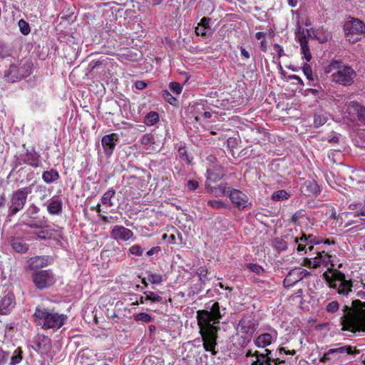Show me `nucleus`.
<instances>
[{
	"instance_id": "1",
	"label": "nucleus",
	"mask_w": 365,
	"mask_h": 365,
	"mask_svg": "<svg viewBox=\"0 0 365 365\" xmlns=\"http://www.w3.org/2000/svg\"><path fill=\"white\" fill-rule=\"evenodd\" d=\"M324 72L332 82L343 86L352 85L356 77V72L352 66L344 63L341 60H331L324 67Z\"/></svg>"
},
{
	"instance_id": "2",
	"label": "nucleus",
	"mask_w": 365,
	"mask_h": 365,
	"mask_svg": "<svg viewBox=\"0 0 365 365\" xmlns=\"http://www.w3.org/2000/svg\"><path fill=\"white\" fill-rule=\"evenodd\" d=\"M35 322L43 329H58L65 323L67 316L42 307H37L34 314Z\"/></svg>"
},
{
	"instance_id": "3",
	"label": "nucleus",
	"mask_w": 365,
	"mask_h": 365,
	"mask_svg": "<svg viewBox=\"0 0 365 365\" xmlns=\"http://www.w3.org/2000/svg\"><path fill=\"white\" fill-rule=\"evenodd\" d=\"M226 309L220 308L217 302L210 301L205 305V309L197 312V319L199 326L217 327L220 320L225 314Z\"/></svg>"
},
{
	"instance_id": "4",
	"label": "nucleus",
	"mask_w": 365,
	"mask_h": 365,
	"mask_svg": "<svg viewBox=\"0 0 365 365\" xmlns=\"http://www.w3.org/2000/svg\"><path fill=\"white\" fill-rule=\"evenodd\" d=\"M32 192L31 186L19 188L11 195L9 202L8 203V212L6 217L11 220V218L15 216L19 211L22 210L26 203L28 195Z\"/></svg>"
},
{
	"instance_id": "5",
	"label": "nucleus",
	"mask_w": 365,
	"mask_h": 365,
	"mask_svg": "<svg viewBox=\"0 0 365 365\" xmlns=\"http://www.w3.org/2000/svg\"><path fill=\"white\" fill-rule=\"evenodd\" d=\"M40 208L34 204H31L24 212L23 224L31 229H44L48 227L46 217L38 216Z\"/></svg>"
},
{
	"instance_id": "6",
	"label": "nucleus",
	"mask_w": 365,
	"mask_h": 365,
	"mask_svg": "<svg viewBox=\"0 0 365 365\" xmlns=\"http://www.w3.org/2000/svg\"><path fill=\"white\" fill-rule=\"evenodd\" d=\"M327 281L329 287L336 289L341 297H347L352 292V280L346 279L345 274L340 271L335 272L331 277H328Z\"/></svg>"
},
{
	"instance_id": "7",
	"label": "nucleus",
	"mask_w": 365,
	"mask_h": 365,
	"mask_svg": "<svg viewBox=\"0 0 365 365\" xmlns=\"http://www.w3.org/2000/svg\"><path fill=\"white\" fill-rule=\"evenodd\" d=\"M30 65L18 66V61L12 58L9 68L4 71V78L10 83L21 80L30 75Z\"/></svg>"
},
{
	"instance_id": "8",
	"label": "nucleus",
	"mask_w": 365,
	"mask_h": 365,
	"mask_svg": "<svg viewBox=\"0 0 365 365\" xmlns=\"http://www.w3.org/2000/svg\"><path fill=\"white\" fill-rule=\"evenodd\" d=\"M200 328L204 349L210 351L212 355H216L215 346H217V334L219 327L200 326Z\"/></svg>"
},
{
	"instance_id": "9",
	"label": "nucleus",
	"mask_w": 365,
	"mask_h": 365,
	"mask_svg": "<svg viewBox=\"0 0 365 365\" xmlns=\"http://www.w3.org/2000/svg\"><path fill=\"white\" fill-rule=\"evenodd\" d=\"M342 311L344 314L341 317V324L343 327V330L354 331V329L361 326L363 322L360 313L354 311L347 305L343 307Z\"/></svg>"
},
{
	"instance_id": "10",
	"label": "nucleus",
	"mask_w": 365,
	"mask_h": 365,
	"mask_svg": "<svg viewBox=\"0 0 365 365\" xmlns=\"http://www.w3.org/2000/svg\"><path fill=\"white\" fill-rule=\"evenodd\" d=\"M349 354L356 356L359 354V350L351 346H342L338 348L330 349L327 352L324 353L321 358L320 361L325 363L329 361H341L343 354Z\"/></svg>"
},
{
	"instance_id": "11",
	"label": "nucleus",
	"mask_w": 365,
	"mask_h": 365,
	"mask_svg": "<svg viewBox=\"0 0 365 365\" xmlns=\"http://www.w3.org/2000/svg\"><path fill=\"white\" fill-rule=\"evenodd\" d=\"M32 280L38 289L48 288L56 282V278L51 269L41 270L32 274Z\"/></svg>"
},
{
	"instance_id": "12",
	"label": "nucleus",
	"mask_w": 365,
	"mask_h": 365,
	"mask_svg": "<svg viewBox=\"0 0 365 365\" xmlns=\"http://www.w3.org/2000/svg\"><path fill=\"white\" fill-rule=\"evenodd\" d=\"M259 327V322L252 314H248L242 317L239 321L236 331L241 334L253 337V335Z\"/></svg>"
},
{
	"instance_id": "13",
	"label": "nucleus",
	"mask_w": 365,
	"mask_h": 365,
	"mask_svg": "<svg viewBox=\"0 0 365 365\" xmlns=\"http://www.w3.org/2000/svg\"><path fill=\"white\" fill-rule=\"evenodd\" d=\"M351 19L346 22L344 26L346 36L350 35L357 36L353 42L357 41L365 35V24L359 19L350 18Z\"/></svg>"
},
{
	"instance_id": "14",
	"label": "nucleus",
	"mask_w": 365,
	"mask_h": 365,
	"mask_svg": "<svg viewBox=\"0 0 365 365\" xmlns=\"http://www.w3.org/2000/svg\"><path fill=\"white\" fill-rule=\"evenodd\" d=\"M228 197L239 210H243L247 207L250 208L252 206L249 197L240 190L232 188Z\"/></svg>"
},
{
	"instance_id": "15",
	"label": "nucleus",
	"mask_w": 365,
	"mask_h": 365,
	"mask_svg": "<svg viewBox=\"0 0 365 365\" xmlns=\"http://www.w3.org/2000/svg\"><path fill=\"white\" fill-rule=\"evenodd\" d=\"M346 117L351 121L359 120L365 124V107L356 101L349 103L346 109Z\"/></svg>"
},
{
	"instance_id": "16",
	"label": "nucleus",
	"mask_w": 365,
	"mask_h": 365,
	"mask_svg": "<svg viewBox=\"0 0 365 365\" xmlns=\"http://www.w3.org/2000/svg\"><path fill=\"white\" fill-rule=\"evenodd\" d=\"M23 163L27 164L34 168L41 166L42 163L41 160V155L35 150L34 148L31 150L27 149L25 153L20 155L17 159V164L22 165Z\"/></svg>"
},
{
	"instance_id": "17",
	"label": "nucleus",
	"mask_w": 365,
	"mask_h": 365,
	"mask_svg": "<svg viewBox=\"0 0 365 365\" xmlns=\"http://www.w3.org/2000/svg\"><path fill=\"white\" fill-rule=\"evenodd\" d=\"M310 275V272L307 269L300 267H296L292 269L284 278L283 283L284 287H289L294 286L298 282Z\"/></svg>"
},
{
	"instance_id": "18",
	"label": "nucleus",
	"mask_w": 365,
	"mask_h": 365,
	"mask_svg": "<svg viewBox=\"0 0 365 365\" xmlns=\"http://www.w3.org/2000/svg\"><path fill=\"white\" fill-rule=\"evenodd\" d=\"M110 235L114 240L125 242L132 239L134 237V233L123 225H115L110 231Z\"/></svg>"
},
{
	"instance_id": "19",
	"label": "nucleus",
	"mask_w": 365,
	"mask_h": 365,
	"mask_svg": "<svg viewBox=\"0 0 365 365\" xmlns=\"http://www.w3.org/2000/svg\"><path fill=\"white\" fill-rule=\"evenodd\" d=\"M118 140L117 133L107 134L103 136L101 139V144L103 148L104 153L107 157H110L113 153V150L116 145V142Z\"/></svg>"
},
{
	"instance_id": "20",
	"label": "nucleus",
	"mask_w": 365,
	"mask_h": 365,
	"mask_svg": "<svg viewBox=\"0 0 365 365\" xmlns=\"http://www.w3.org/2000/svg\"><path fill=\"white\" fill-rule=\"evenodd\" d=\"M205 186L207 192L215 197L228 196L232 190L226 182L212 186L208 182H205Z\"/></svg>"
},
{
	"instance_id": "21",
	"label": "nucleus",
	"mask_w": 365,
	"mask_h": 365,
	"mask_svg": "<svg viewBox=\"0 0 365 365\" xmlns=\"http://www.w3.org/2000/svg\"><path fill=\"white\" fill-rule=\"evenodd\" d=\"M34 349L41 354L47 353L51 347V339L44 335H38L33 339Z\"/></svg>"
},
{
	"instance_id": "22",
	"label": "nucleus",
	"mask_w": 365,
	"mask_h": 365,
	"mask_svg": "<svg viewBox=\"0 0 365 365\" xmlns=\"http://www.w3.org/2000/svg\"><path fill=\"white\" fill-rule=\"evenodd\" d=\"M51 262L52 258L48 256H35L29 259L28 266L31 270H36L51 264Z\"/></svg>"
},
{
	"instance_id": "23",
	"label": "nucleus",
	"mask_w": 365,
	"mask_h": 365,
	"mask_svg": "<svg viewBox=\"0 0 365 365\" xmlns=\"http://www.w3.org/2000/svg\"><path fill=\"white\" fill-rule=\"evenodd\" d=\"M140 143L145 147L148 150L158 152L162 145L157 143L155 136L151 133L144 134L140 139Z\"/></svg>"
},
{
	"instance_id": "24",
	"label": "nucleus",
	"mask_w": 365,
	"mask_h": 365,
	"mask_svg": "<svg viewBox=\"0 0 365 365\" xmlns=\"http://www.w3.org/2000/svg\"><path fill=\"white\" fill-rule=\"evenodd\" d=\"M211 19L203 17L195 27V34L203 37H210L212 35V30L210 26Z\"/></svg>"
},
{
	"instance_id": "25",
	"label": "nucleus",
	"mask_w": 365,
	"mask_h": 365,
	"mask_svg": "<svg viewBox=\"0 0 365 365\" xmlns=\"http://www.w3.org/2000/svg\"><path fill=\"white\" fill-rule=\"evenodd\" d=\"M16 304L14 296L7 293L0 299V314H7Z\"/></svg>"
},
{
	"instance_id": "26",
	"label": "nucleus",
	"mask_w": 365,
	"mask_h": 365,
	"mask_svg": "<svg viewBox=\"0 0 365 365\" xmlns=\"http://www.w3.org/2000/svg\"><path fill=\"white\" fill-rule=\"evenodd\" d=\"M225 169L219 165L215 166L212 168L207 170V180L206 182L211 181L213 182H216L225 176Z\"/></svg>"
},
{
	"instance_id": "27",
	"label": "nucleus",
	"mask_w": 365,
	"mask_h": 365,
	"mask_svg": "<svg viewBox=\"0 0 365 365\" xmlns=\"http://www.w3.org/2000/svg\"><path fill=\"white\" fill-rule=\"evenodd\" d=\"M314 237L315 236L313 235H307L303 233L300 237L294 238V242L297 245V251L299 252L304 251V253H307L306 247L307 246H309Z\"/></svg>"
},
{
	"instance_id": "28",
	"label": "nucleus",
	"mask_w": 365,
	"mask_h": 365,
	"mask_svg": "<svg viewBox=\"0 0 365 365\" xmlns=\"http://www.w3.org/2000/svg\"><path fill=\"white\" fill-rule=\"evenodd\" d=\"M63 210V202L58 198H51L47 204V211L51 215H59Z\"/></svg>"
},
{
	"instance_id": "29",
	"label": "nucleus",
	"mask_w": 365,
	"mask_h": 365,
	"mask_svg": "<svg viewBox=\"0 0 365 365\" xmlns=\"http://www.w3.org/2000/svg\"><path fill=\"white\" fill-rule=\"evenodd\" d=\"M9 242L13 250L18 253L24 254L29 250V244L21 239L11 237Z\"/></svg>"
},
{
	"instance_id": "30",
	"label": "nucleus",
	"mask_w": 365,
	"mask_h": 365,
	"mask_svg": "<svg viewBox=\"0 0 365 365\" xmlns=\"http://www.w3.org/2000/svg\"><path fill=\"white\" fill-rule=\"evenodd\" d=\"M252 339V336L245 335L236 331L235 334L233 336V344L237 347L245 348L250 343Z\"/></svg>"
},
{
	"instance_id": "31",
	"label": "nucleus",
	"mask_w": 365,
	"mask_h": 365,
	"mask_svg": "<svg viewBox=\"0 0 365 365\" xmlns=\"http://www.w3.org/2000/svg\"><path fill=\"white\" fill-rule=\"evenodd\" d=\"M352 306L356 309H361L360 311V317H361L362 324L358 328L354 329V331H359L365 329V302H362L359 299H355L352 302Z\"/></svg>"
},
{
	"instance_id": "32",
	"label": "nucleus",
	"mask_w": 365,
	"mask_h": 365,
	"mask_svg": "<svg viewBox=\"0 0 365 365\" xmlns=\"http://www.w3.org/2000/svg\"><path fill=\"white\" fill-rule=\"evenodd\" d=\"M272 339L270 334H262L255 339V344L259 348H264L271 344Z\"/></svg>"
},
{
	"instance_id": "33",
	"label": "nucleus",
	"mask_w": 365,
	"mask_h": 365,
	"mask_svg": "<svg viewBox=\"0 0 365 365\" xmlns=\"http://www.w3.org/2000/svg\"><path fill=\"white\" fill-rule=\"evenodd\" d=\"M251 365H272L271 359L267 354H264L258 351H255V359L252 360Z\"/></svg>"
},
{
	"instance_id": "34",
	"label": "nucleus",
	"mask_w": 365,
	"mask_h": 365,
	"mask_svg": "<svg viewBox=\"0 0 365 365\" xmlns=\"http://www.w3.org/2000/svg\"><path fill=\"white\" fill-rule=\"evenodd\" d=\"M59 178L60 175L58 171L55 169L43 171L42 174L43 180L48 184L53 182L54 181L57 180Z\"/></svg>"
},
{
	"instance_id": "35",
	"label": "nucleus",
	"mask_w": 365,
	"mask_h": 365,
	"mask_svg": "<svg viewBox=\"0 0 365 365\" xmlns=\"http://www.w3.org/2000/svg\"><path fill=\"white\" fill-rule=\"evenodd\" d=\"M314 259L319 262V266H327L331 262V256L324 251L317 252V255L314 257Z\"/></svg>"
},
{
	"instance_id": "36",
	"label": "nucleus",
	"mask_w": 365,
	"mask_h": 365,
	"mask_svg": "<svg viewBox=\"0 0 365 365\" xmlns=\"http://www.w3.org/2000/svg\"><path fill=\"white\" fill-rule=\"evenodd\" d=\"M115 194V190L113 187L108 189L101 197L102 204L107 207H112L113 205L112 198L114 197Z\"/></svg>"
},
{
	"instance_id": "37",
	"label": "nucleus",
	"mask_w": 365,
	"mask_h": 365,
	"mask_svg": "<svg viewBox=\"0 0 365 365\" xmlns=\"http://www.w3.org/2000/svg\"><path fill=\"white\" fill-rule=\"evenodd\" d=\"M159 120V114L155 111H150L145 115L144 123L148 126H153L155 125Z\"/></svg>"
},
{
	"instance_id": "38",
	"label": "nucleus",
	"mask_w": 365,
	"mask_h": 365,
	"mask_svg": "<svg viewBox=\"0 0 365 365\" xmlns=\"http://www.w3.org/2000/svg\"><path fill=\"white\" fill-rule=\"evenodd\" d=\"M306 187L309 195H318L321 192L320 187L315 181L307 182Z\"/></svg>"
},
{
	"instance_id": "39",
	"label": "nucleus",
	"mask_w": 365,
	"mask_h": 365,
	"mask_svg": "<svg viewBox=\"0 0 365 365\" xmlns=\"http://www.w3.org/2000/svg\"><path fill=\"white\" fill-rule=\"evenodd\" d=\"M290 195L284 190H279L274 192L272 195V199L275 201H282L287 200Z\"/></svg>"
},
{
	"instance_id": "40",
	"label": "nucleus",
	"mask_w": 365,
	"mask_h": 365,
	"mask_svg": "<svg viewBox=\"0 0 365 365\" xmlns=\"http://www.w3.org/2000/svg\"><path fill=\"white\" fill-rule=\"evenodd\" d=\"M145 300H148L154 303L161 302L163 298L156 293L151 291H145L143 292Z\"/></svg>"
},
{
	"instance_id": "41",
	"label": "nucleus",
	"mask_w": 365,
	"mask_h": 365,
	"mask_svg": "<svg viewBox=\"0 0 365 365\" xmlns=\"http://www.w3.org/2000/svg\"><path fill=\"white\" fill-rule=\"evenodd\" d=\"M22 359V350L20 347H18L11 357L9 365H16L21 361Z\"/></svg>"
},
{
	"instance_id": "42",
	"label": "nucleus",
	"mask_w": 365,
	"mask_h": 365,
	"mask_svg": "<svg viewBox=\"0 0 365 365\" xmlns=\"http://www.w3.org/2000/svg\"><path fill=\"white\" fill-rule=\"evenodd\" d=\"M147 274L148 280L152 284H159L163 282V276L161 274L152 273L150 272H148Z\"/></svg>"
},
{
	"instance_id": "43",
	"label": "nucleus",
	"mask_w": 365,
	"mask_h": 365,
	"mask_svg": "<svg viewBox=\"0 0 365 365\" xmlns=\"http://www.w3.org/2000/svg\"><path fill=\"white\" fill-rule=\"evenodd\" d=\"M55 230H43L36 233V237L39 240L51 239L53 237Z\"/></svg>"
},
{
	"instance_id": "44",
	"label": "nucleus",
	"mask_w": 365,
	"mask_h": 365,
	"mask_svg": "<svg viewBox=\"0 0 365 365\" xmlns=\"http://www.w3.org/2000/svg\"><path fill=\"white\" fill-rule=\"evenodd\" d=\"M247 268L257 275H262L264 272V268L256 263L247 264Z\"/></svg>"
},
{
	"instance_id": "45",
	"label": "nucleus",
	"mask_w": 365,
	"mask_h": 365,
	"mask_svg": "<svg viewBox=\"0 0 365 365\" xmlns=\"http://www.w3.org/2000/svg\"><path fill=\"white\" fill-rule=\"evenodd\" d=\"M11 56L9 48L4 43L0 42V59L7 58Z\"/></svg>"
},
{
	"instance_id": "46",
	"label": "nucleus",
	"mask_w": 365,
	"mask_h": 365,
	"mask_svg": "<svg viewBox=\"0 0 365 365\" xmlns=\"http://www.w3.org/2000/svg\"><path fill=\"white\" fill-rule=\"evenodd\" d=\"M134 319L138 322L148 323L153 320L152 317L145 312H141L134 315Z\"/></svg>"
},
{
	"instance_id": "47",
	"label": "nucleus",
	"mask_w": 365,
	"mask_h": 365,
	"mask_svg": "<svg viewBox=\"0 0 365 365\" xmlns=\"http://www.w3.org/2000/svg\"><path fill=\"white\" fill-rule=\"evenodd\" d=\"M207 205L216 210L227 207L226 203L221 200H209L207 201Z\"/></svg>"
},
{
	"instance_id": "48",
	"label": "nucleus",
	"mask_w": 365,
	"mask_h": 365,
	"mask_svg": "<svg viewBox=\"0 0 365 365\" xmlns=\"http://www.w3.org/2000/svg\"><path fill=\"white\" fill-rule=\"evenodd\" d=\"M143 251L144 250L139 245H132L128 250L129 255H135L138 257H141L143 255Z\"/></svg>"
},
{
	"instance_id": "49",
	"label": "nucleus",
	"mask_w": 365,
	"mask_h": 365,
	"mask_svg": "<svg viewBox=\"0 0 365 365\" xmlns=\"http://www.w3.org/2000/svg\"><path fill=\"white\" fill-rule=\"evenodd\" d=\"M162 96L163 98L169 103L170 105H176L177 103V98L174 97L167 90H163L162 91Z\"/></svg>"
},
{
	"instance_id": "50",
	"label": "nucleus",
	"mask_w": 365,
	"mask_h": 365,
	"mask_svg": "<svg viewBox=\"0 0 365 365\" xmlns=\"http://www.w3.org/2000/svg\"><path fill=\"white\" fill-rule=\"evenodd\" d=\"M301 46V51L302 54H303V58L306 59L307 61H310L312 56L309 50V47L308 46V43H302V45Z\"/></svg>"
},
{
	"instance_id": "51",
	"label": "nucleus",
	"mask_w": 365,
	"mask_h": 365,
	"mask_svg": "<svg viewBox=\"0 0 365 365\" xmlns=\"http://www.w3.org/2000/svg\"><path fill=\"white\" fill-rule=\"evenodd\" d=\"M327 121V118L324 115L316 114L314 115V124L316 128L323 125Z\"/></svg>"
},
{
	"instance_id": "52",
	"label": "nucleus",
	"mask_w": 365,
	"mask_h": 365,
	"mask_svg": "<svg viewBox=\"0 0 365 365\" xmlns=\"http://www.w3.org/2000/svg\"><path fill=\"white\" fill-rule=\"evenodd\" d=\"M18 24L22 34L28 35L30 33V26L26 21H24V19H21L19 20Z\"/></svg>"
},
{
	"instance_id": "53",
	"label": "nucleus",
	"mask_w": 365,
	"mask_h": 365,
	"mask_svg": "<svg viewBox=\"0 0 365 365\" xmlns=\"http://www.w3.org/2000/svg\"><path fill=\"white\" fill-rule=\"evenodd\" d=\"M339 309V304L337 301H332L326 306V311L328 313L334 314Z\"/></svg>"
},
{
	"instance_id": "54",
	"label": "nucleus",
	"mask_w": 365,
	"mask_h": 365,
	"mask_svg": "<svg viewBox=\"0 0 365 365\" xmlns=\"http://www.w3.org/2000/svg\"><path fill=\"white\" fill-rule=\"evenodd\" d=\"M169 88L174 94L176 95H180L182 91V85L177 82L170 83Z\"/></svg>"
},
{
	"instance_id": "55",
	"label": "nucleus",
	"mask_w": 365,
	"mask_h": 365,
	"mask_svg": "<svg viewBox=\"0 0 365 365\" xmlns=\"http://www.w3.org/2000/svg\"><path fill=\"white\" fill-rule=\"evenodd\" d=\"M302 70L308 80L314 81L312 68L307 63H304Z\"/></svg>"
},
{
	"instance_id": "56",
	"label": "nucleus",
	"mask_w": 365,
	"mask_h": 365,
	"mask_svg": "<svg viewBox=\"0 0 365 365\" xmlns=\"http://www.w3.org/2000/svg\"><path fill=\"white\" fill-rule=\"evenodd\" d=\"M307 36H309L306 32H295V38L300 43V46L302 45V43H308Z\"/></svg>"
},
{
	"instance_id": "57",
	"label": "nucleus",
	"mask_w": 365,
	"mask_h": 365,
	"mask_svg": "<svg viewBox=\"0 0 365 365\" xmlns=\"http://www.w3.org/2000/svg\"><path fill=\"white\" fill-rule=\"evenodd\" d=\"M303 264L309 268H316L319 267V262H317L314 257L305 258Z\"/></svg>"
},
{
	"instance_id": "58",
	"label": "nucleus",
	"mask_w": 365,
	"mask_h": 365,
	"mask_svg": "<svg viewBox=\"0 0 365 365\" xmlns=\"http://www.w3.org/2000/svg\"><path fill=\"white\" fill-rule=\"evenodd\" d=\"M275 246L279 250H286L288 248L287 242L283 239H276Z\"/></svg>"
},
{
	"instance_id": "59",
	"label": "nucleus",
	"mask_w": 365,
	"mask_h": 365,
	"mask_svg": "<svg viewBox=\"0 0 365 365\" xmlns=\"http://www.w3.org/2000/svg\"><path fill=\"white\" fill-rule=\"evenodd\" d=\"M9 353L0 349V365H4L9 360Z\"/></svg>"
},
{
	"instance_id": "60",
	"label": "nucleus",
	"mask_w": 365,
	"mask_h": 365,
	"mask_svg": "<svg viewBox=\"0 0 365 365\" xmlns=\"http://www.w3.org/2000/svg\"><path fill=\"white\" fill-rule=\"evenodd\" d=\"M199 183L195 180H189L187 182V187L189 190L193 191L198 188Z\"/></svg>"
},
{
	"instance_id": "61",
	"label": "nucleus",
	"mask_w": 365,
	"mask_h": 365,
	"mask_svg": "<svg viewBox=\"0 0 365 365\" xmlns=\"http://www.w3.org/2000/svg\"><path fill=\"white\" fill-rule=\"evenodd\" d=\"M161 252V248L159 246H155L152 247L146 252V255L148 257H151L153 255H158Z\"/></svg>"
},
{
	"instance_id": "62",
	"label": "nucleus",
	"mask_w": 365,
	"mask_h": 365,
	"mask_svg": "<svg viewBox=\"0 0 365 365\" xmlns=\"http://www.w3.org/2000/svg\"><path fill=\"white\" fill-rule=\"evenodd\" d=\"M197 274L200 277V279L202 280V278H205L207 274V270L204 267H200L197 270Z\"/></svg>"
},
{
	"instance_id": "63",
	"label": "nucleus",
	"mask_w": 365,
	"mask_h": 365,
	"mask_svg": "<svg viewBox=\"0 0 365 365\" xmlns=\"http://www.w3.org/2000/svg\"><path fill=\"white\" fill-rule=\"evenodd\" d=\"M302 211H297L292 215L291 220L292 222L296 223L301 217H302Z\"/></svg>"
},
{
	"instance_id": "64",
	"label": "nucleus",
	"mask_w": 365,
	"mask_h": 365,
	"mask_svg": "<svg viewBox=\"0 0 365 365\" xmlns=\"http://www.w3.org/2000/svg\"><path fill=\"white\" fill-rule=\"evenodd\" d=\"M274 48L275 51L277 53L279 58H281L284 55V49L279 44L275 43L274 45Z\"/></svg>"
}]
</instances>
